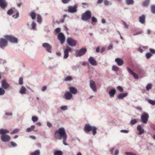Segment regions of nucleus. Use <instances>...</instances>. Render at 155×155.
Wrapping results in <instances>:
<instances>
[{
  "instance_id": "nucleus-1",
  "label": "nucleus",
  "mask_w": 155,
  "mask_h": 155,
  "mask_svg": "<svg viewBox=\"0 0 155 155\" xmlns=\"http://www.w3.org/2000/svg\"><path fill=\"white\" fill-rule=\"evenodd\" d=\"M54 135L55 139L62 140L63 143L64 145L66 146L68 145L66 142L67 139V136L64 127H61L58 130H56L55 132Z\"/></svg>"
},
{
  "instance_id": "nucleus-2",
  "label": "nucleus",
  "mask_w": 155,
  "mask_h": 155,
  "mask_svg": "<svg viewBox=\"0 0 155 155\" xmlns=\"http://www.w3.org/2000/svg\"><path fill=\"white\" fill-rule=\"evenodd\" d=\"M97 128L94 126H91L88 124L85 125L84 131L87 134H88L90 131H91L93 134L94 136L97 133Z\"/></svg>"
},
{
  "instance_id": "nucleus-3",
  "label": "nucleus",
  "mask_w": 155,
  "mask_h": 155,
  "mask_svg": "<svg viewBox=\"0 0 155 155\" xmlns=\"http://www.w3.org/2000/svg\"><path fill=\"white\" fill-rule=\"evenodd\" d=\"M5 38L10 42L13 43H17L18 42L17 38L12 35H6L4 36Z\"/></svg>"
},
{
  "instance_id": "nucleus-4",
  "label": "nucleus",
  "mask_w": 155,
  "mask_h": 155,
  "mask_svg": "<svg viewBox=\"0 0 155 155\" xmlns=\"http://www.w3.org/2000/svg\"><path fill=\"white\" fill-rule=\"evenodd\" d=\"M91 18V12L90 11H87L82 15V20L84 21H87Z\"/></svg>"
},
{
  "instance_id": "nucleus-5",
  "label": "nucleus",
  "mask_w": 155,
  "mask_h": 155,
  "mask_svg": "<svg viewBox=\"0 0 155 155\" xmlns=\"http://www.w3.org/2000/svg\"><path fill=\"white\" fill-rule=\"evenodd\" d=\"M42 46L48 53H52V46L49 43L47 42L44 43L42 44Z\"/></svg>"
},
{
  "instance_id": "nucleus-6",
  "label": "nucleus",
  "mask_w": 155,
  "mask_h": 155,
  "mask_svg": "<svg viewBox=\"0 0 155 155\" xmlns=\"http://www.w3.org/2000/svg\"><path fill=\"white\" fill-rule=\"evenodd\" d=\"M87 51V49L85 48H83L80 49L77 53L75 54L76 57H81L84 55Z\"/></svg>"
},
{
  "instance_id": "nucleus-7",
  "label": "nucleus",
  "mask_w": 155,
  "mask_h": 155,
  "mask_svg": "<svg viewBox=\"0 0 155 155\" xmlns=\"http://www.w3.org/2000/svg\"><path fill=\"white\" fill-rule=\"evenodd\" d=\"M149 115L146 113H144L141 116V122L144 124H146L148 120Z\"/></svg>"
},
{
  "instance_id": "nucleus-8",
  "label": "nucleus",
  "mask_w": 155,
  "mask_h": 155,
  "mask_svg": "<svg viewBox=\"0 0 155 155\" xmlns=\"http://www.w3.org/2000/svg\"><path fill=\"white\" fill-rule=\"evenodd\" d=\"M67 42L68 45L71 47L75 46L77 44V41L71 38H67Z\"/></svg>"
},
{
  "instance_id": "nucleus-9",
  "label": "nucleus",
  "mask_w": 155,
  "mask_h": 155,
  "mask_svg": "<svg viewBox=\"0 0 155 155\" xmlns=\"http://www.w3.org/2000/svg\"><path fill=\"white\" fill-rule=\"evenodd\" d=\"M11 137L7 134H4L1 136V140L4 142H7L11 140Z\"/></svg>"
},
{
  "instance_id": "nucleus-10",
  "label": "nucleus",
  "mask_w": 155,
  "mask_h": 155,
  "mask_svg": "<svg viewBox=\"0 0 155 155\" xmlns=\"http://www.w3.org/2000/svg\"><path fill=\"white\" fill-rule=\"evenodd\" d=\"M72 51V48L69 47L66 48L64 50V55L63 58L64 59L67 58L69 56V52Z\"/></svg>"
},
{
  "instance_id": "nucleus-11",
  "label": "nucleus",
  "mask_w": 155,
  "mask_h": 155,
  "mask_svg": "<svg viewBox=\"0 0 155 155\" xmlns=\"http://www.w3.org/2000/svg\"><path fill=\"white\" fill-rule=\"evenodd\" d=\"M90 86L93 91L96 92L97 91V89L95 83L93 80H91L90 81Z\"/></svg>"
},
{
  "instance_id": "nucleus-12",
  "label": "nucleus",
  "mask_w": 155,
  "mask_h": 155,
  "mask_svg": "<svg viewBox=\"0 0 155 155\" xmlns=\"http://www.w3.org/2000/svg\"><path fill=\"white\" fill-rule=\"evenodd\" d=\"M8 42L6 39L2 38L0 39V47L3 48L7 45Z\"/></svg>"
},
{
  "instance_id": "nucleus-13",
  "label": "nucleus",
  "mask_w": 155,
  "mask_h": 155,
  "mask_svg": "<svg viewBox=\"0 0 155 155\" xmlns=\"http://www.w3.org/2000/svg\"><path fill=\"white\" fill-rule=\"evenodd\" d=\"M58 38L60 41L61 44L62 45L64 42L65 40V36L62 33H60L58 35Z\"/></svg>"
},
{
  "instance_id": "nucleus-14",
  "label": "nucleus",
  "mask_w": 155,
  "mask_h": 155,
  "mask_svg": "<svg viewBox=\"0 0 155 155\" xmlns=\"http://www.w3.org/2000/svg\"><path fill=\"white\" fill-rule=\"evenodd\" d=\"M77 10L76 6H69L68 7V12L69 13H74L77 12Z\"/></svg>"
},
{
  "instance_id": "nucleus-15",
  "label": "nucleus",
  "mask_w": 155,
  "mask_h": 155,
  "mask_svg": "<svg viewBox=\"0 0 155 155\" xmlns=\"http://www.w3.org/2000/svg\"><path fill=\"white\" fill-rule=\"evenodd\" d=\"M1 84L2 87L4 89H7L9 87V84L5 80H2Z\"/></svg>"
},
{
  "instance_id": "nucleus-16",
  "label": "nucleus",
  "mask_w": 155,
  "mask_h": 155,
  "mask_svg": "<svg viewBox=\"0 0 155 155\" xmlns=\"http://www.w3.org/2000/svg\"><path fill=\"white\" fill-rule=\"evenodd\" d=\"M72 97V94L69 91L66 92L64 95V97L66 100H70Z\"/></svg>"
},
{
  "instance_id": "nucleus-17",
  "label": "nucleus",
  "mask_w": 155,
  "mask_h": 155,
  "mask_svg": "<svg viewBox=\"0 0 155 155\" xmlns=\"http://www.w3.org/2000/svg\"><path fill=\"white\" fill-rule=\"evenodd\" d=\"M88 61L92 65L96 66L97 64V61L92 57H90L89 58Z\"/></svg>"
},
{
  "instance_id": "nucleus-18",
  "label": "nucleus",
  "mask_w": 155,
  "mask_h": 155,
  "mask_svg": "<svg viewBox=\"0 0 155 155\" xmlns=\"http://www.w3.org/2000/svg\"><path fill=\"white\" fill-rule=\"evenodd\" d=\"M115 61L117 63V65L119 66H122L124 64V61L120 58H116L115 60Z\"/></svg>"
},
{
  "instance_id": "nucleus-19",
  "label": "nucleus",
  "mask_w": 155,
  "mask_h": 155,
  "mask_svg": "<svg viewBox=\"0 0 155 155\" xmlns=\"http://www.w3.org/2000/svg\"><path fill=\"white\" fill-rule=\"evenodd\" d=\"M7 6V3L4 0H0V7L2 9H5Z\"/></svg>"
},
{
  "instance_id": "nucleus-20",
  "label": "nucleus",
  "mask_w": 155,
  "mask_h": 155,
  "mask_svg": "<svg viewBox=\"0 0 155 155\" xmlns=\"http://www.w3.org/2000/svg\"><path fill=\"white\" fill-rule=\"evenodd\" d=\"M128 94V93L127 92L121 93L118 95L117 97L119 99H123L124 98L126 97Z\"/></svg>"
},
{
  "instance_id": "nucleus-21",
  "label": "nucleus",
  "mask_w": 155,
  "mask_h": 155,
  "mask_svg": "<svg viewBox=\"0 0 155 155\" xmlns=\"http://www.w3.org/2000/svg\"><path fill=\"white\" fill-rule=\"evenodd\" d=\"M69 91L71 94H76L77 93V90L75 87H70L68 88Z\"/></svg>"
},
{
  "instance_id": "nucleus-22",
  "label": "nucleus",
  "mask_w": 155,
  "mask_h": 155,
  "mask_svg": "<svg viewBox=\"0 0 155 155\" xmlns=\"http://www.w3.org/2000/svg\"><path fill=\"white\" fill-rule=\"evenodd\" d=\"M145 16L144 15H142L139 17V21L141 24H144L145 22Z\"/></svg>"
},
{
  "instance_id": "nucleus-23",
  "label": "nucleus",
  "mask_w": 155,
  "mask_h": 155,
  "mask_svg": "<svg viewBox=\"0 0 155 155\" xmlns=\"http://www.w3.org/2000/svg\"><path fill=\"white\" fill-rule=\"evenodd\" d=\"M116 90L115 88L111 89L109 92L108 94L110 97H113L116 93Z\"/></svg>"
},
{
  "instance_id": "nucleus-24",
  "label": "nucleus",
  "mask_w": 155,
  "mask_h": 155,
  "mask_svg": "<svg viewBox=\"0 0 155 155\" xmlns=\"http://www.w3.org/2000/svg\"><path fill=\"white\" fill-rule=\"evenodd\" d=\"M137 129L139 131L138 134L139 135L142 134L144 132V130L142 128L140 125H138L137 126Z\"/></svg>"
},
{
  "instance_id": "nucleus-25",
  "label": "nucleus",
  "mask_w": 155,
  "mask_h": 155,
  "mask_svg": "<svg viewBox=\"0 0 155 155\" xmlns=\"http://www.w3.org/2000/svg\"><path fill=\"white\" fill-rule=\"evenodd\" d=\"M9 132V131L5 129H0V134L2 135L4 134H8Z\"/></svg>"
},
{
  "instance_id": "nucleus-26",
  "label": "nucleus",
  "mask_w": 155,
  "mask_h": 155,
  "mask_svg": "<svg viewBox=\"0 0 155 155\" xmlns=\"http://www.w3.org/2000/svg\"><path fill=\"white\" fill-rule=\"evenodd\" d=\"M26 89L24 86H22L20 90L19 91V93L21 94H25L26 93Z\"/></svg>"
},
{
  "instance_id": "nucleus-27",
  "label": "nucleus",
  "mask_w": 155,
  "mask_h": 155,
  "mask_svg": "<svg viewBox=\"0 0 155 155\" xmlns=\"http://www.w3.org/2000/svg\"><path fill=\"white\" fill-rule=\"evenodd\" d=\"M148 48V47L140 46L138 49V51L141 53H142L143 51H145L146 49Z\"/></svg>"
},
{
  "instance_id": "nucleus-28",
  "label": "nucleus",
  "mask_w": 155,
  "mask_h": 155,
  "mask_svg": "<svg viewBox=\"0 0 155 155\" xmlns=\"http://www.w3.org/2000/svg\"><path fill=\"white\" fill-rule=\"evenodd\" d=\"M35 126L34 125L31 126V127L28 128L26 130V131L27 132H30L32 130H34Z\"/></svg>"
},
{
  "instance_id": "nucleus-29",
  "label": "nucleus",
  "mask_w": 155,
  "mask_h": 155,
  "mask_svg": "<svg viewBox=\"0 0 155 155\" xmlns=\"http://www.w3.org/2000/svg\"><path fill=\"white\" fill-rule=\"evenodd\" d=\"M36 27V24L34 21H33L31 26L30 27V29L31 30H34L35 29Z\"/></svg>"
},
{
  "instance_id": "nucleus-30",
  "label": "nucleus",
  "mask_w": 155,
  "mask_h": 155,
  "mask_svg": "<svg viewBox=\"0 0 155 155\" xmlns=\"http://www.w3.org/2000/svg\"><path fill=\"white\" fill-rule=\"evenodd\" d=\"M29 16L31 17L32 20H34L35 18L36 14L35 12H31L29 14Z\"/></svg>"
},
{
  "instance_id": "nucleus-31",
  "label": "nucleus",
  "mask_w": 155,
  "mask_h": 155,
  "mask_svg": "<svg viewBox=\"0 0 155 155\" xmlns=\"http://www.w3.org/2000/svg\"><path fill=\"white\" fill-rule=\"evenodd\" d=\"M54 155H63V153L61 150H56L54 152Z\"/></svg>"
},
{
  "instance_id": "nucleus-32",
  "label": "nucleus",
  "mask_w": 155,
  "mask_h": 155,
  "mask_svg": "<svg viewBox=\"0 0 155 155\" xmlns=\"http://www.w3.org/2000/svg\"><path fill=\"white\" fill-rule=\"evenodd\" d=\"M125 2L126 4L127 5H132L134 4L133 0H125Z\"/></svg>"
},
{
  "instance_id": "nucleus-33",
  "label": "nucleus",
  "mask_w": 155,
  "mask_h": 155,
  "mask_svg": "<svg viewBox=\"0 0 155 155\" xmlns=\"http://www.w3.org/2000/svg\"><path fill=\"white\" fill-rule=\"evenodd\" d=\"M40 151L38 150H37L31 153L30 155H40Z\"/></svg>"
},
{
  "instance_id": "nucleus-34",
  "label": "nucleus",
  "mask_w": 155,
  "mask_h": 155,
  "mask_svg": "<svg viewBox=\"0 0 155 155\" xmlns=\"http://www.w3.org/2000/svg\"><path fill=\"white\" fill-rule=\"evenodd\" d=\"M20 131V130L18 128H16L14 129L11 132V134H16L19 132Z\"/></svg>"
},
{
  "instance_id": "nucleus-35",
  "label": "nucleus",
  "mask_w": 155,
  "mask_h": 155,
  "mask_svg": "<svg viewBox=\"0 0 155 155\" xmlns=\"http://www.w3.org/2000/svg\"><path fill=\"white\" fill-rule=\"evenodd\" d=\"M112 70L114 71H117L119 70V68L116 66L113 65L112 67Z\"/></svg>"
},
{
  "instance_id": "nucleus-36",
  "label": "nucleus",
  "mask_w": 155,
  "mask_h": 155,
  "mask_svg": "<svg viewBox=\"0 0 155 155\" xmlns=\"http://www.w3.org/2000/svg\"><path fill=\"white\" fill-rule=\"evenodd\" d=\"M37 22L39 24H41L42 21V19L41 17L39 15H37Z\"/></svg>"
},
{
  "instance_id": "nucleus-37",
  "label": "nucleus",
  "mask_w": 155,
  "mask_h": 155,
  "mask_svg": "<svg viewBox=\"0 0 155 155\" xmlns=\"http://www.w3.org/2000/svg\"><path fill=\"white\" fill-rule=\"evenodd\" d=\"M5 93V90L2 87H0V96L4 95Z\"/></svg>"
},
{
  "instance_id": "nucleus-38",
  "label": "nucleus",
  "mask_w": 155,
  "mask_h": 155,
  "mask_svg": "<svg viewBox=\"0 0 155 155\" xmlns=\"http://www.w3.org/2000/svg\"><path fill=\"white\" fill-rule=\"evenodd\" d=\"M151 12L153 14H155V5H152L151 6Z\"/></svg>"
},
{
  "instance_id": "nucleus-39",
  "label": "nucleus",
  "mask_w": 155,
  "mask_h": 155,
  "mask_svg": "<svg viewBox=\"0 0 155 155\" xmlns=\"http://www.w3.org/2000/svg\"><path fill=\"white\" fill-rule=\"evenodd\" d=\"M137 120L136 119H133L131 120L130 123L131 125H134L137 123Z\"/></svg>"
},
{
  "instance_id": "nucleus-40",
  "label": "nucleus",
  "mask_w": 155,
  "mask_h": 155,
  "mask_svg": "<svg viewBox=\"0 0 155 155\" xmlns=\"http://www.w3.org/2000/svg\"><path fill=\"white\" fill-rule=\"evenodd\" d=\"M152 88V85L150 84H147L146 87V89L147 91H149Z\"/></svg>"
},
{
  "instance_id": "nucleus-41",
  "label": "nucleus",
  "mask_w": 155,
  "mask_h": 155,
  "mask_svg": "<svg viewBox=\"0 0 155 155\" xmlns=\"http://www.w3.org/2000/svg\"><path fill=\"white\" fill-rule=\"evenodd\" d=\"M31 119H32V121L33 122H35L38 120V117H37L36 116H32V117Z\"/></svg>"
},
{
  "instance_id": "nucleus-42",
  "label": "nucleus",
  "mask_w": 155,
  "mask_h": 155,
  "mask_svg": "<svg viewBox=\"0 0 155 155\" xmlns=\"http://www.w3.org/2000/svg\"><path fill=\"white\" fill-rule=\"evenodd\" d=\"M18 84L19 85H22L23 84V78L21 77L19 78L18 80Z\"/></svg>"
},
{
  "instance_id": "nucleus-43",
  "label": "nucleus",
  "mask_w": 155,
  "mask_h": 155,
  "mask_svg": "<svg viewBox=\"0 0 155 155\" xmlns=\"http://www.w3.org/2000/svg\"><path fill=\"white\" fill-rule=\"evenodd\" d=\"M13 13V10L12 8L10 9L7 12V14L10 15L12 14Z\"/></svg>"
},
{
  "instance_id": "nucleus-44",
  "label": "nucleus",
  "mask_w": 155,
  "mask_h": 155,
  "mask_svg": "<svg viewBox=\"0 0 155 155\" xmlns=\"http://www.w3.org/2000/svg\"><path fill=\"white\" fill-rule=\"evenodd\" d=\"M72 78L70 76H68L64 79V80L65 81H70L72 80Z\"/></svg>"
},
{
  "instance_id": "nucleus-45",
  "label": "nucleus",
  "mask_w": 155,
  "mask_h": 155,
  "mask_svg": "<svg viewBox=\"0 0 155 155\" xmlns=\"http://www.w3.org/2000/svg\"><path fill=\"white\" fill-rule=\"evenodd\" d=\"M126 155H137L134 153L130 152H125Z\"/></svg>"
},
{
  "instance_id": "nucleus-46",
  "label": "nucleus",
  "mask_w": 155,
  "mask_h": 155,
  "mask_svg": "<svg viewBox=\"0 0 155 155\" xmlns=\"http://www.w3.org/2000/svg\"><path fill=\"white\" fill-rule=\"evenodd\" d=\"M147 101L150 104L153 105H155V100L153 101L150 99L148 100Z\"/></svg>"
},
{
  "instance_id": "nucleus-47",
  "label": "nucleus",
  "mask_w": 155,
  "mask_h": 155,
  "mask_svg": "<svg viewBox=\"0 0 155 155\" xmlns=\"http://www.w3.org/2000/svg\"><path fill=\"white\" fill-rule=\"evenodd\" d=\"M91 18L92 22L96 23L97 22V19L95 17H91Z\"/></svg>"
},
{
  "instance_id": "nucleus-48",
  "label": "nucleus",
  "mask_w": 155,
  "mask_h": 155,
  "mask_svg": "<svg viewBox=\"0 0 155 155\" xmlns=\"http://www.w3.org/2000/svg\"><path fill=\"white\" fill-rule=\"evenodd\" d=\"M68 107L67 105L62 106L60 107V109L62 110H65L67 109Z\"/></svg>"
},
{
  "instance_id": "nucleus-49",
  "label": "nucleus",
  "mask_w": 155,
  "mask_h": 155,
  "mask_svg": "<svg viewBox=\"0 0 155 155\" xmlns=\"http://www.w3.org/2000/svg\"><path fill=\"white\" fill-rule=\"evenodd\" d=\"M67 15L66 14H64L63 15V18H62L60 20V22L61 23H63L64 22L65 18L67 17Z\"/></svg>"
},
{
  "instance_id": "nucleus-50",
  "label": "nucleus",
  "mask_w": 155,
  "mask_h": 155,
  "mask_svg": "<svg viewBox=\"0 0 155 155\" xmlns=\"http://www.w3.org/2000/svg\"><path fill=\"white\" fill-rule=\"evenodd\" d=\"M127 71L131 74H133L134 73L133 70L128 67L127 68Z\"/></svg>"
},
{
  "instance_id": "nucleus-51",
  "label": "nucleus",
  "mask_w": 155,
  "mask_h": 155,
  "mask_svg": "<svg viewBox=\"0 0 155 155\" xmlns=\"http://www.w3.org/2000/svg\"><path fill=\"white\" fill-rule=\"evenodd\" d=\"M19 17V13L18 12H17L16 15H14L12 16V17L15 19L18 18Z\"/></svg>"
},
{
  "instance_id": "nucleus-52",
  "label": "nucleus",
  "mask_w": 155,
  "mask_h": 155,
  "mask_svg": "<svg viewBox=\"0 0 155 155\" xmlns=\"http://www.w3.org/2000/svg\"><path fill=\"white\" fill-rule=\"evenodd\" d=\"M123 25L125 28H128L129 27V25L128 24H127L126 22L125 21H123Z\"/></svg>"
},
{
  "instance_id": "nucleus-53",
  "label": "nucleus",
  "mask_w": 155,
  "mask_h": 155,
  "mask_svg": "<svg viewBox=\"0 0 155 155\" xmlns=\"http://www.w3.org/2000/svg\"><path fill=\"white\" fill-rule=\"evenodd\" d=\"M152 56V54L150 53H147L146 54V57L147 58L149 59Z\"/></svg>"
},
{
  "instance_id": "nucleus-54",
  "label": "nucleus",
  "mask_w": 155,
  "mask_h": 155,
  "mask_svg": "<svg viewBox=\"0 0 155 155\" xmlns=\"http://www.w3.org/2000/svg\"><path fill=\"white\" fill-rule=\"evenodd\" d=\"M149 0H146L144 1L143 3V5L144 6H147L149 3Z\"/></svg>"
},
{
  "instance_id": "nucleus-55",
  "label": "nucleus",
  "mask_w": 155,
  "mask_h": 155,
  "mask_svg": "<svg viewBox=\"0 0 155 155\" xmlns=\"http://www.w3.org/2000/svg\"><path fill=\"white\" fill-rule=\"evenodd\" d=\"M149 51L151 53V54H155V50L152 48H150L149 49Z\"/></svg>"
},
{
  "instance_id": "nucleus-56",
  "label": "nucleus",
  "mask_w": 155,
  "mask_h": 155,
  "mask_svg": "<svg viewBox=\"0 0 155 155\" xmlns=\"http://www.w3.org/2000/svg\"><path fill=\"white\" fill-rule=\"evenodd\" d=\"M11 144L12 147H15L17 146V144L13 142H11Z\"/></svg>"
},
{
  "instance_id": "nucleus-57",
  "label": "nucleus",
  "mask_w": 155,
  "mask_h": 155,
  "mask_svg": "<svg viewBox=\"0 0 155 155\" xmlns=\"http://www.w3.org/2000/svg\"><path fill=\"white\" fill-rule=\"evenodd\" d=\"M120 132L123 133L125 134L128 133L129 132L128 130H120Z\"/></svg>"
},
{
  "instance_id": "nucleus-58",
  "label": "nucleus",
  "mask_w": 155,
  "mask_h": 155,
  "mask_svg": "<svg viewBox=\"0 0 155 155\" xmlns=\"http://www.w3.org/2000/svg\"><path fill=\"white\" fill-rule=\"evenodd\" d=\"M117 89L120 92H122L123 91V89L122 87L120 86H118L117 87Z\"/></svg>"
},
{
  "instance_id": "nucleus-59",
  "label": "nucleus",
  "mask_w": 155,
  "mask_h": 155,
  "mask_svg": "<svg viewBox=\"0 0 155 155\" xmlns=\"http://www.w3.org/2000/svg\"><path fill=\"white\" fill-rule=\"evenodd\" d=\"M103 3L106 5H108L109 4L108 1L107 0H103Z\"/></svg>"
},
{
  "instance_id": "nucleus-60",
  "label": "nucleus",
  "mask_w": 155,
  "mask_h": 155,
  "mask_svg": "<svg viewBox=\"0 0 155 155\" xmlns=\"http://www.w3.org/2000/svg\"><path fill=\"white\" fill-rule=\"evenodd\" d=\"M5 115L7 116H12V112H6L5 113Z\"/></svg>"
},
{
  "instance_id": "nucleus-61",
  "label": "nucleus",
  "mask_w": 155,
  "mask_h": 155,
  "mask_svg": "<svg viewBox=\"0 0 155 155\" xmlns=\"http://www.w3.org/2000/svg\"><path fill=\"white\" fill-rule=\"evenodd\" d=\"M47 126L49 128H51L52 127V125L49 122H47Z\"/></svg>"
},
{
  "instance_id": "nucleus-62",
  "label": "nucleus",
  "mask_w": 155,
  "mask_h": 155,
  "mask_svg": "<svg viewBox=\"0 0 155 155\" xmlns=\"http://www.w3.org/2000/svg\"><path fill=\"white\" fill-rule=\"evenodd\" d=\"M132 74L133 75L134 78L135 79H137L138 78V76L137 75V74H136L134 72Z\"/></svg>"
},
{
  "instance_id": "nucleus-63",
  "label": "nucleus",
  "mask_w": 155,
  "mask_h": 155,
  "mask_svg": "<svg viewBox=\"0 0 155 155\" xmlns=\"http://www.w3.org/2000/svg\"><path fill=\"white\" fill-rule=\"evenodd\" d=\"M47 89V87L45 86L43 87L41 89V90L42 91H45Z\"/></svg>"
},
{
  "instance_id": "nucleus-64",
  "label": "nucleus",
  "mask_w": 155,
  "mask_h": 155,
  "mask_svg": "<svg viewBox=\"0 0 155 155\" xmlns=\"http://www.w3.org/2000/svg\"><path fill=\"white\" fill-rule=\"evenodd\" d=\"M119 153V150H118L116 149L115 150L114 152V155H117Z\"/></svg>"
}]
</instances>
